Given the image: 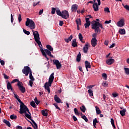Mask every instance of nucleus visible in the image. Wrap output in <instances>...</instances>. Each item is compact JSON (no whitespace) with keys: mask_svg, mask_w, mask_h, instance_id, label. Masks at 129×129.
<instances>
[{"mask_svg":"<svg viewBox=\"0 0 129 129\" xmlns=\"http://www.w3.org/2000/svg\"><path fill=\"white\" fill-rule=\"evenodd\" d=\"M100 28L102 30H104L102 24L99 23V22L95 21L94 23L92 24V29L95 30V33L99 34L101 32V30Z\"/></svg>","mask_w":129,"mask_h":129,"instance_id":"obj_1","label":"nucleus"},{"mask_svg":"<svg viewBox=\"0 0 129 129\" xmlns=\"http://www.w3.org/2000/svg\"><path fill=\"white\" fill-rule=\"evenodd\" d=\"M32 32L35 42H36L37 44H38L39 48L42 49V48H43V45L40 41V34H39V32H38L37 31H34V30H32Z\"/></svg>","mask_w":129,"mask_h":129,"instance_id":"obj_2","label":"nucleus"},{"mask_svg":"<svg viewBox=\"0 0 129 129\" xmlns=\"http://www.w3.org/2000/svg\"><path fill=\"white\" fill-rule=\"evenodd\" d=\"M40 51L43 55L45 57V58H46L47 61L49 60V58L48 56H47V54L50 57H51L52 58L54 57V56L52 55V53H51V51L48 50V49H43V48H41Z\"/></svg>","mask_w":129,"mask_h":129,"instance_id":"obj_3","label":"nucleus"},{"mask_svg":"<svg viewBox=\"0 0 129 129\" xmlns=\"http://www.w3.org/2000/svg\"><path fill=\"white\" fill-rule=\"evenodd\" d=\"M25 25L26 27H29L31 30H34L36 28V24L32 20H30L29 18H27Z\"/></svg>","mask_w":129,"mask_h":129,"instance_id":"obj_4","label":"nucleus"},{"mask_svg":"<svg viewBox=\"0 0 129 129\" xmlns=\"http://www.w3.org/2000/svg\"><path fill=\"white\" fill-rule=\"evenodd\" d=\"M20 113L21 114H23V113H26V112H28L29 114H31V112H30V111L29 110V108H28V107L25 104H22L20 105Z\"/></svg>","mask_w":129,"mask_h":129,"instance_id":"obj_5","label":"nucleus"},{"mask_svg":"<svg viewBox=\"0 0 129 129\" xmlns=\"http://www.w3.org/2000/svg\"><path fill=\"white\" fill-rule=\"evenodd\" d=\"M30 72H32V70L29 67L26 66L24 67V69L22 70V73L25 74V76H28L30 74Z\"/></svg>","mask_w":129,"mask_h":129,"instance_id":"obj_6","label":"nucleus"},{"mask_svg":"<svg viewBox=\"0 0 129 129\" xmlns=\"http://www.w3.org/2000/svg\"><path fill=\"white\" fill-rule=\"evenodd\" d=\"M17 86H18L19 90H20L22 93H25L26 92V88L25 87L23 86L22 82H19V83H17Z\"/></svg>","mask_w":129,"mask_h":129,"instance_id":"obj_7","label":"nucleus"},{"mask_svg":"<svg viewBox=\"0 0 129 129\" xmlns=\"http://www.w3.org/2000/svg\"><path fill=\"white\" fill-rule=\"evenodd\" d=\"M53 64L55 65L57 69H60L62 67V64L60 63V61L58 60V59H53L52 60Z\"/></svg>","mask_w":129,"mask_h":129,"instance_id":"obj_8","label":"nucleus"},{"mask_svg":"<svg viewBox=\"0 0 129 129\" xmlns=\"http://www.w3.org/2000/svg\"><path fill=\"white\" fill-rule=\"evenodd\" d=\"M61 18L65 19V20L69 19V12L66 10L62 11Z\"/></svg>","mask_w":129,"mask_h":129,"instance_id":"obj_9","label":"nucleus"},{"mask_svg":"<svg viewBox=\"0 0 129 129\" xmlns=\"http://www.w3.org/2000/svg\"><path fill=\"white\" fill-rule=\"evenodd\" d=\"M91 44L92 45V47H95V46L97 45V39H96V38H92Z\"/></svg>","mask_w":129,"mask_h":129,"instance_id":"obj_10","label":"nucleus"},{"mask_svg":"<svg viewBox=\"0 0 129 129\" xmlns=\"http://www.w3.org/2000/svg\"><path fill=\"white\" fill-rule=\"evenodd\" d=\"M117 26L118 27H120V28H121V27H123L124 26V20L121 19L120 21H119L117 23Z\"/></svg>","mask_w":129,"mask_h":129,"instance_id":"obj_11","label":"nucleus"},{"mask_svg":"<svg viewBox=\"0 0 129 129\" xmlns=\"http://www.w3.org/2000/svg\"><path fill=\"white\" fill-rule=\"evenodd\" d=\"M99 5L97 4V3H95L93 4V9L95 12H98L99 10Z\"/></svg>","mask_w":129,"mask_h":129,"instance_id":"obj_12","label":"nucleus"},{"mask_svg":"<svg viewBox=\"0 0 129 129\" xmlns=\"http://www.w3.org/2000/svg\"><path fill=\"white\" fill-rule=\"evenodd\" d=\"M106 63L107 65H111L114 63V59L108 58L106 60Z\"/></svg>","mask_w":129,"mask_h":129,"instance_id":"obj_13","label":"nucleus"},{"mask_svg":"<svg viewBox=\"0 0 129 129\" xmlns=\"http://www.w3.org/2000/svg\"><path fill=\"white\" fill-rule=\"evenodd\" d=\"M54 101L56 102L57 103H62V101L61 100V99L57 96V95H55L54 97Z\"/></svg>","mask_w":129,"mask_h":129,"instance_id":"obj_14","label":"nucleus"},{"mask_svg":"<svg viewBox=\"0 0 129 129\" xmlns=\"http://www.w3.org/2000/svg\"><path fill=\"white\" fill-rule=\"evenodd\" d=\"M78 9V5L74 4L72 6V12L73 13H76L77 9Z\"/></svg>","mask_w":129,"mask_h":129,"instance_id":"obj_15","label":"nucleus"},{"mask_svg":"<svg viewBox=\"0 0 129 129\" xmlns=\"http://www.w3.org/2000/svg\"><path fill=\"white\" fill-rule=\"evenodd\" d=\"M85 65L86 69H88V68H91V65H90V62H89V61L87 60L85 61Z\"/></svg>","mask_w":129,"mask_h":129,"instance_id":"obj_16","label":"nucleus"},{"mask_svg":"<svg viewBox=\"0 0 129 129\" xmlns=\"http://www.w3.org/2000/svg\"><path fill=\"white\" fill-rule=\"evenodd\" d=\"M83 51H84V53H87L88 51V43H87V44H86L85 45V46L83 47Z\"/></svg>","mask_w":129,"mask_h":129,"instance_id":"obj_17","label":"nucleus"},{"mask_svg":"<svg viewBox=\"0 0 129 129\" xmlns=\"http://www.w3.org/2000/svg\"><path fill=\"white\" fill-rule=\"evenodd\" d=\"M72 47H78L77 44V42H76V39H73L72 41Z\"/></svg>","mask_w":129,"mask_h":129,"instance_id":"obj_18","label":"nucleus"},{"mask_svg":"<svg viewBox=\"0 0 129 129\" xmlns=\"http://www.w3.org/2000/svg\"><path fill=\"white\" fill-rule=\"evenodd\" d=\"M48 81L53 82L54 81V73H52L49 76Z\"/></svg>","mask_w":129,"mask_h":129,"instance_id":"obj_19","label":"nucleus"},{"mask_svg":"<svg viewBox=\"0 0 129 129\" xmlns=\"http://www.w3.org/2000/svg\"><path fill=\"white\" fill-rule=\"evenodd\" d=\"M125 112H126V109H123L121 110H120V114L121 116H124L125 115Z\"/></svg>","mask_w":129,"mask_h":129,"instance_id":"obj_20","label":"nucleus"},{"mask_svg":"<svg viewBox=\"0 0 129 129\" xmlns=\"http://www.w3.org/2000/svg\"><path fill=\"white\" fill-rule=\"evenodd\" d=\"M3 121L4 123H6L8 125V126H9V127H11V123L9 121H8V120H7L6 119H3Z\"/></svg>","mask_w":129,"mask_h":129,"instance_id":"obj_21","label":"nucleus"},{"mask_svg":"<svg viewBox=\"0 0 129 129\" xmlns=\"http://www.w3.org/2000/svg\"><path fill=\"white\" fill-rule=\"evenodd\" d=\"M72 39H73V36L72 35H70L68 38H65L64 41L66 43H69V42H71Z\"/></svg>","mask_w":129,"mask_h":129,"instance_id":"obj_22","label":"nucleus"},{"mask_svg":"<svg viewBox=\"0 0 129 129\" xmlns=\"http://www.w3.org/2000/svg\"><path fill=\"white\" fill-rule=\"evenodd\" d=\"M25 113V116L27 117V118H29V119H30L32 122H33V120H34L33 119H32V116L29 114H28L27 113V112L26 113Z\"/></svg>","mask_w":129,"mask_h":129,"instance_id":"obj_23","label":"nucleus"},{"mask_svg":"<svg viewBox=\"0 0 129 129\" xmlns=\"http://www.w3.org/2000/svg\"><path fill=\"white\" fill-rule=\"evenodd\" d=\"M76 61L77 62H80L81 61V53L80 52L77 56Z\"/></svg>","mask_w":129,"mask_h":129,"instance_id":"obj_24","label":"nucleus"},{"mask_svg":"<svg viewBox=\"0 0 129 129\" xmlns=\"http://www.w3.org/2000/svg\"><path fill=\"white\" fill-rule=\"evenodd\" d=\"M32 124H31L33 126V127L34 129H38V124H37V123H36V122H35V121L32 120Z\"/></svg>","mask_w":129,"mask_h":129,"instance_id":"obj_25","label":"nucleus"},{"mask_svg":"<svg viewBox=\"0 0 129 129\" xmlns=\"http://www.w3.org/2000/svg\"><path fill=\"white\" fill-rule=\"evenodd\" d=\"M95 108L97 114H100V113H101V111L100 110V109H99V107L96 106Z\"/></svg>","mask_w":129,"mask_h":129,"instance_id":"obj_26","label":"nucleus"},{"mask_svg":"<svg viewBox=\"0 0 129 129\" xmlns=\"http://www.w3.org/2000/svg\"><path fill=\"white\" fill-rule=\"evenodd\" d=\"M98 122L97 118H95L93 121V125L95 128L96 127V124L98 123Z\"/></svg>","mask_w":129,"mask_h":129,"instance_id":"obj_27","label":"nucleus"},{"mask_svg":"<svg viewBox=\"0 0 129 129\" xmlns=\"http://www.w3.org/2000/svg\"><path fill=\"white\" fill-rule=\"evenodd\" d=\"M46 48H47V50H48V51H50L51 52L53 51V50H54L53 47H52V46L50 45H47Z\"/></svg>","mask_w":129,"mask_h":129,"instance_id":"obj_28","label":"nucleus"},{"mask_svg":"<svg viewBox=\"0 0 129 129\" xmlns=\"http://www.w3.org/2000/svg\"><path fill=\"white\" fill-rule=\"evenodd\" d=\"M118 33L121 35H124L125 34V30L124 29H120L119 30Z\"/></svg>","mask_w":129,"mask_h":129,"instance_id":"obj_29","label":"nucleus"},{"mask_svg":"<svg viewBox=\"0 0 129 129\" xmlns=\"http://www.w3.org/2000/svg\"><path fill=\"white\" fill-rule=\"evenodd\" d=\"M29 78L31 80L30 81H35V79L34 78L33 75H32V72H30V74H29Z\"/></svg>","mask_w":129,"mask_h":129,"instance_id":"obj_30","label":"nucleus"},{"mask_svg":"<svg viewBox=\"0 0 129 129\" xmlns=\"http://www.w3.org/2000/svg\"><path fill=\"white\" fill-rule=\"evenodd\" d=\"M80 108L82 112H85L86 110V108L85 107V106L82 105L81 107H80Z\"/></svg>","mask_w":129,"mask_h":129,"instance_id":"obj_31","label":"nucleus"},{"mask_svg":"<svg viewBox=\"0 0 129 129\" xmlns=\"http://www.w3.org/2000/svg\"><path fill=\"white\" fill-rule=\"evenodd\" d=\"M13 87L12 86V84H11V83L10 82H8L7 83V89L8 90H10L11 88H12Z\"/></svg>","mask_w":129,"mask_h":129,"instance_id":"obj_32","label":"nucleus"},{"mask_svg":"<svg viewBox=\"0 0 129 129\" xmlns=\"http://www.w3.org/2000/svg\"><path fill=\"white\" fill-rule=\"evenodd\" d=\"M56 15H57L58 16H59V17H61L62 12H61V11L59 9H57L56 10Z\"/></svg>","mask_w":129,"mask_h":129,"instance_id":"obj_33","label":"nucleus"},{"mask_svg":"<svg viewBox=\"0 0 129 129\" xmlns=\"http://www.w3.org/2000/svg\"><path fill=\"white\" fill-rule=\"evenodd\" d=\"M44 88L48 91V94H50V87H48V86L44 84Z\"/></svg>","mask_w":129,"mask_h":129,"instance_id":"obj_34","label":"nucleus"},{"mask_svg":"<svg viewBox=\"0 0 129 129\" xmlns=\"http://www.w3.org/2000/svg\"><path fill=\"white\" fill-rule=\"evenodd\" d=\"M52 83H53V82H50L48 81V82L45 83V85L47 86L48 87H51V86H52Z\"/></svg>","mask_w":129,"mask_h":129,"instance_id":"obj_35","label":"nucleus"},{"mask_svg":"<svg viewBox=\"0 0 129 129\" xmlns=\"http://www.w3.org/2000/svg\"><path fill=\"white\" fill-rule=\"evenodd\" d=\"M124 70L125 74H126V75H129V68H124Z\"/></svg>","mask_w":129,"mask_h":129,"instance_id":"obj_36","label":"nucleus"},{"mask_svg":"<svg viewBox=\"0 0 129 129\" xmlns=\"http://www.w3.org/2000/svg\"><path fill=\"white\" fill-rule=\"evenodd\" d=\"M74 111L75 114H76L77 115H80V113L79 112H78V109H77V108H75L74 109Z\"/></svg>","mask_w":129,"mask_h":129,"instance_id":"obj_37","label":"nucleus"},{"mask_svg":"<svg viewBox=\"0 0 129 129\" xmlns=\"http://www.w3.org/2000/svg\"><path fill=\"white\" fill-rule=\"evenodd\" d=\"M41 113L43 116H48V113L46 112L44 110L41 111Z\"/></svg>","mask_w":129,"mask_h":129,"instance_id":"obj_38","label":"nucleus"},{"mask_svg":"<svg viewBox=\"0 0 129 129\" xmlns=\"http://www.w3.org/2000/svg\"><path fill=\"white\" fill-rule=\"evenodd\" d=\"M17 115H15V114H12L11 115H10V118L12 120H15V119H17Z\"/></svg>","mask_w":129,"mask_h":129,"instance_id":"obj_39","label":"nucleus"},{"mask_svg":"<svg viewBox=\"0 0 129 129\" xmlns=\"http://www.w3.org/2000/svg\"><path fill=\"white\" fill-rule=\"evenodd\" d=\"M76 23L77 25H81V20L80 19H78L76 20Z\"/></svg>","mask_w":129,"mask_h":129,"instance_id":"obj_40","label":"nucleus"},{"mask_svg":"<svg viewBox=\"0 0 129 129\" xmlns=\"http://www.w3.org/2000/svg\"><path fill=\"white\" fill-rule=\"evenodd\" d=\"M88 92L90 96H93V91H92V90L89 89L88 91Z\"/></svg>","mask_w":129,"mask_h":129,"instance_id":"obj_41","label":"nucleus"},{"mask_svg":"<svg viewBox=\"0 0 129 129\" xmlns=\"http://www.w3.org/2000/svg\"><path fill=\"white\" fill-rule=\"evenodd\" d=\"M30 105L31 106H32V107H33L34 108H36V103H35V102H34V101L30 102Z\"/></svg>","mask_w":129,"mask_h":129,"instance_id":"obj_42","label":"nucleus"},{"mask_svg":"<svg viewBox=\"0 0 129 129\" xmlns=\"http://www.w3.org/2000/svg\"><path fill=\"white\" fill-rule=\"evenodd\" d=\"M82 118H83V119H84L86 122H88V118H87V117H86L85 115L82 116Z\"/></svg>","mask_w":129,"mask_h":129,"instance_id":"obj_43","label":"nucleus"},{"mask_svg":"<svg viewBox=\"0 0 129 129\" xmlns=\"http://www.w3.org/2000/svg\"><path fill=\"white\" fill-rule=\"evenodd\" d=\"M85 29H87V28H89V26H90V22H86L84 24Z\"/></svg>","mask_w":129,"mask_h":129,"instance_id":"obj_44","label":"nucleus"},{"mask_svg":"<svg viewBox=\"0 0 129 129\" xmlns=\"http://www.w3.org/2000/svg\"><path fill=\"white\" fill-rule=\"evenodd\" d=\"M23 33H24V34H25L26 35H27V36H29V35H30V31H27L25 29H23Z\"/></svg>","mask_w":129,"mask_h":129,"instance_id":"obj_45","label":"nucleus"},{"mask_svg":"<svg viewBox=\"0 0 129 129\" xmlns=\"http://www.w3.org/2000/svg\"><path fill=\"white\" fill-rule=\"evenodd\" d=\"M79 38L80 41H81V42H82V40H83V36H82V34L81 33H79Z\"/></svg>","mask_w":129,"mask_h":129,"instance_id":"obj_46","label":"nucleus"},{"mask_svg":"<svg viewBox=\"0 0 129 129\" xmlns=\"http://www.w3.org/2000/svg\"><path fill=\"white\" fill-rule=\"evenodd\" d=\"M55 13H56V8H51V14H52V15L55 14Z\"/></svg>","mask_w":129,"mask_h":129,"instance_id":"obj_47","label":"nucleus"},{"mask_svg":"<svg viewBox=\"0 0 129 129\" xmlns=\"http://www.w3.org/2000/svg\"><path fill=\"white\" fill-rule=\"evenodd\" d=\"M15 82H18V83H19V82H20V81H19L18 79H15L13 80V81L11 82V84H12V83H15Z\"/></svg>","mask_w":129,"mask_h":129,"instance_id":"obj_48","label":"nucleus"},{"mask_svg":"<svg viewBox=\"0 0 129 129\" xmlns=\"http://www.w3.org/2000/svg\"><path fill=\"white\" fill-rule=\"evenodd\" d=\"M102 76L103 78H104L105 80H106V79H107V75H106V74L105 73L102 74Z\"/></svg>","mask_w":129,"mask_h":129,"instance_id":"obj_49","label":"nucleus"},{"mask_svg":"<svg viewBox=\"0 0 129 129\" xmlns=\"http://www.w3.org/2000/svg\"><path fill=\"white\" fill-rule=\"evenodd\" d=\"M18 20L19 22V23H21V22H22V16L21 15V14H19L18 17Z\"/></svg>","mask_w":129,"mask_h":129,"instance_id":"obj_50","label":"nucleus"},{"mask_svg":"<svg viewBox=\"0 0 129 129\" xmlns=\"http://www.w3.org/2000/svg\"><path fill=\"white\" fill-rule=\"evenodd\" d=\"M104 11L106 13H110V11H109V8H108V7L105 8Z\"/></svg>","mask_w":129,"mask_h":129,"instance_id":"obj_51","label":"nucleus"},{"mask_svg":"<svg viewBox=\"0 0 129 129\" xmlns=\"http://www.w3.org/2000/svg\"><path fill=\"white\" fill-rule=\"evenodd\" d=\"M53 105L55 106V107L56 108V109H58V110H61V109L60 108V107L58 106V105H57L56 103H54Z\"/></svg>","mask_w":129,"mask_h":129,"instance_id":"obj_52","label":"nucleus"},{"mask_svg":"<svg viewBox=\"0 0 129 129\" xmlns=\"http://www.w3.org/2000/svg\"><path fill=\"white\" fill-rule=\"evenodd\" d=\"M17 100H18V102H19V103H20V105L24 104V103L21 100V99L20 98H19Z\"/></svg>","mask_w":129,"mask_h":129,"instance_id":"obj_53","label":"nucleus"},{"mask_svg":"<svg viewBox=\"0 0 129 129\" xmlns=\"http://www.w3.org/2000/svg\"><path fill=\"white\" fill-rule=\"evenodd\" d=\"M123 7L125 10L129 11V5H125Z\"/></svg>","mask_w":129,"mask_h":129,"instance_id":"obj_54","label":"nucleus"},{"mask_svg":"<svg viewBox=\"0 0 129 129\" xmlns=\"http://www.w3.org/2000/svg\"><path fill=\"white\" fill-rule=\"evenodd\" d=\"M11 23H13L14 22V16H13V14L11 15Z\"/></svg>","mask_w":129,"mask_h":129,"instance_id":"obj_55","label":"nucleus"},{"mask_svg":"<svg viewBox=\"0 0 129 129\" xmlns=\"http://www.w3.org/2000/svg\"><path fill=\"white\" fill-rule=\"evenodd\" d=\"M63 24H64V22H63V21H59V26L62 27Z\"/></svg>","mask_w":129,"mask_h":129,"instance_id":"obj_56","label":"nucleus"},{"mask_svg":"<svg viewBox=\"0 0 129 129\" xmlns=\"http://www.w3.org/2000/svg\"><path fill=\"white\" fill-rule=\"evenodd\" d=\"M102 85H103V86H104V87H106L108 86V84H107L106 83H103L102 84Z\"/></svg>","mask_w":129,"mask_h":129,"instance_id":"obj_57","label":"nucleus"},{"mask_svg":"<svg viewBox=\"0 0 129 129\" xmlns=\"http://www.w3.org/2000/svg\"><path fill=\"white\" fill-rule=\"evenodd\" d=\"M0 63H1V65H2V66H4V65H5V61H4L3 60H0Z\"/></svg>","mask_w":129,"mask_h":129,"instance_id":"obj_58","label":"nucleus"},{"mask_svg":"<svg viewBox=\"0 0 129 129\" xmlns=\"http://www.w3.org/2000/svg\"><path fill=\"white\" fill-rule=\"evenodd\" d=\"M14 94V97L15 98H16V99H18V98H19V96H18V95H17L16 94H15V93H13Z\"/></svg>","mask_w":129,"mask_h":129,"instance_id":"obj_59","label":"nucleus"},{"mask_svg":"<svg viewBox=\"0 0 129 129\" xmlns=\"http://www.w3.org/2000/svg\"><path fill=\"white\" fill-rule=\"evenodd\" d=\"M43 12H44V10H41L39 12V16H40V15H42V14H43Z\"/></svg>","mask_w":129,"mask_h":129,"instance_id":"obj_60","label":"nucleus"},{"mask_svg":"<svg viewBox=\"0 0 129 129\" xmlns=\"http://www.w3.org/2000/svg\"><path fill=\"white\" fill-rule=\"evenodd\" d=\"M73 119H74V121H77V117L75 115L73 116Z\"/></svg>","mask_w":129,"mask_h":129,"instance_id":"obj_61","label":"nucleus"},{"mask_svg":"<svg viewBox=\"0 0 129 129\" xmlns=\"http://www.w3.org/2000/svg\"><path fill=\"white\" fill-rule=\"evenodd\" d=\"M3 75L4 76L5 79H9V76H8L7 75L4 74Z\"/></svg>","mask_w":129,"mask_h":129,"instance_id":"obj_62","label":"nucleus"},{"mask_svg":"<svg viewBox=\"0 0 129 129\" xmlns=\"http://www.w3.org/2000/svg\"><path fill=\"white\" fill-rule=\"evenodd\" d=\"M110 23H111V20L105 21V24H110Z\"/></svg>","mask_w":129,"mask_h":129,"instance_id":"obj_63","label":"nucleus"},{"mask_svg":"<svg viewBox=\"0 0 129 129\" xmlns=\"http://www.w3.org/2000/svg\"><path fill=\"white\" fill-rule=\"evenodd\" d=\"M17 129H23V127H22L20 125H18L17 126Z\"/></svg>","mask_w":129,"mask_h":129,"instance_id":"obj_64","label":"nucleus"}]
</instances>
